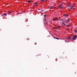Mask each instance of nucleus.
Returning a JSON list of instances; mask_svg holds the SVG:
<instances>
[{
	"label": "nucleus",
	"mask_w": 77,
	"mask_h": 77,
	"mask_svg": "<svg viewBox=\"0 0 77 77\" xmlns=\"http://www.w3.org/2000/svg\"><path fill=\"white\" fill-rule=\"evenodd\" d=\"M67 39H70V37H68V38H67Z\"/></svg>",
	"instance_id": "nucleus-11"
},
{
	"label": "nucleus",
	"mask_w": 77,
	"mask_h": 77,
	"mask_svg": "<svg viewBox=\"0 0 77 77\" xmlns=\"http://www.w3.org/2000/svg\"><path fill=\"white\" fill-rule=\"evenodd\" d=\"M45 21H46V19H45Z\"/></svg>",
	"instance_id": "nucleus-22"
},
{
	"label": "nucleus",
	"mask_w": 77,
	"mask_h": 77,
	"mask_svg": "<svg viewBox=\"0 0 77 77\" xmlns=\"http://www.w3.org/2000/svg\"><path fill=\"white\" fill-rule=\"evenodd\" d=\"M46 16V15H44V17H45Z\"/></svg>",
	"instance_id": "nucleus-21"
},
{
	"label": "nucleus",
	"mask_w": 77,
	"mask_h": 77,
	"mask_svg": "<svg viewBox=\"0 0 77 77\" xmlns=\"http://www.w3.org/2000/svg\"><path fill=\"white\" fill-rule=\"evenodd\" d=\"M74 32H75V33H77V30H74Z\"/></svg>",
	"instance_id": "nucleus-14"
},
{
	"label": "nucleus",
	"mask_w": 77,
	"mask_h": 77,
	"mask_svg": "<svg viewBox=\"0 0 77 77\" xmlns=\"http://www.w3.org/2000/svg\"><path fill=\"white\" fill-rule=\"evenodd\" d=\"M7 14L6 13H5L3 14V15H4V16H5V15H6Z\"/></svg>",
	"instance_id": "nucleus-13"
},
{
	"label": "nucleus",
	"mask_w": 77,
	"mask_h": 77,
	"mask_svg": "<svg viewBox=\"0 0 77 77\" xmlns=\"http://www.w3.org/2000/svg\"><path fill=\"white\" fill-rule=\"evenodd\" d=\"M64 16H65V17H68V14H65L63 15Z\"/></svg>",
	"instance_id": "nucleus-6"
},
{
	"label": "nucleus",
	"mask_w": 77,
	"mask_h": 77,
	"mask_svg": "<svg viewBox=\"0 0 77 77\" xmlns=\"http://www.w3.org/2000/svg\"><path fill=\"white\" fill-rule=\"evenodd\" d=\"M28 40H29V38H28Z\"/></svg>",
	"instance_id": "nucleus-25"
},
{
	"label": "nucleus",
	"mask_w": 77,
	"mask_h": 77,
	"mask_svg": "<svg viewBox=\"0 0 77 77\" xmlns=\"http://www.w3.org/2000/svg\"><path fill=\"white\" fill-rule=\"evenodd\" d=\"M49 8H50L51 9H53V8H54V7H53V6H51V7H50Z\"/></svg>",
	"instance_id": "nucleus-9"
},
{
	"label": "nucleus",
	"mask_w": 77,
	"mask_h": 77,
	"mask_svg": "<svg viewBox=\"0 0 77 77\" xmlns=\"http://www.w3.org/2000/svg\"><path fill=\"white\" fill-rule=\"evenodd\" d=\"M71 5V3H70L69 5H68L66 6L69 7V6H70Z\"/></svg>",
	"instance_id": "nucleus-7"
},
{
	"label": "nucleus",
	"mask_w": 77,
	"mask_h": 77,
	"mask_svg": "<svg viewBox=\"0 0 77 77\" xmlns=\"http://www.w3.org/2000/svg\"><path fill=\"white\" fill-rule=\"evenodd\" d=\"M67 27H70L69 25H67Z\"/></svg>",
	"instance_id": "nucleus-16"
},
{
	"label": "nucleus",
	"mask_w": 77,
	"mask_h": 77,
	"mask_svg": "<svg viewBox=\"0 0 77 77\" xmlns=\"http://www.w3.org/2000/svg\"><path fill=\"white\" fill-rule=\"evenodd\" d=\"M41 1L42 2H43V1H44V0H41Z\"/></svg>",
	"instance_id": "nucleus-20"
},
{
	"label": "nucleus",
	"mask_w": 77,
	"mask_h": 77,
	"mask_svg": "<svg viewBox=\"0 0 77 77\" xmlns=\"http://www.w3.org/2000/svg\"><path fill=\"white\" fill-rule=\"evenodd\" d=\"M8 13H9L10 14H11V11H8Z\"/></svg>",
	"instance_id": "nucleus-19"
},
{
	"label": "nucleus",
	"mask_w": 77,
	"mask_h": 77,
	"mask_svg": "<svg viewBox=\"0 0 77 77\" xmlns=\"http://www.w3.org/2000/svg\"><path fill=\"white\" fill-rule=\"evenodd\" d=\"M77 38V36L76 35H74V36H73V40H75Z\"/></svg>",
	"instance_id": "nucleus-1"
},
{
	"label": "nucleus",
	"mask_w": 77,
	"mask_h": 77,
	"mask_svg": "<svg viewBox=\"0 0 77 77\" xmlns=\"http://www.w3.org/2000/svg\"><path fill=\"white\" fill-rule=\"evenodd\" d=\"M54 29H57V28H56L54 27Z\"/></svg>",
	"instance_id": "nucleus-18"
},
{
	"label": "nucleus",
	"mask_w": 77,
	"mask_h": 77,
	"mask_svg": "<svg viewBox=\"0 0 77 77\" xmlns=\"http://www.w3.org/2000/svg\"><path fill=\"white\" fill-rule=\"evenodd\" d=\"M69 9H72L73 8V7L71 5L70 7H69Z\"/></svg>",
	"instance_id": "nucleus-4"
},
{
	"label": "nucleus",
	"mask_w": 77,
	"mask_h": 77,
	"mask_svg": "<svg viewBox=\"0 0 77 77\" xmlns=\"http://www.w3.org/2000/svg\"><path fill=\"white\" fill-rule=\"evenodd\" d=\"M54 38H55V39H59L58 38H55V37H54Z\"/></svg>",
	"instance_id": "nucleus-15"
},
{
	"label": "nucleus",
	"mask_w": 77,
	"mask_h": 77,
	"mask_svg": "<svg viewBox=\"0 0 77 77\" xmlns=\"http://www.w3.org/2000/svg\"><path fill=\"white\" fill-rule=\"evenodd\" d=\"M58 20V18H54L53 19V21H55V20Z\"/></svg>",
	"instance_id": "nucleus-3"
},
{
	"label": "nucleus",
	"mask_w": 77,
	"mask_h": 77,
	"mask_svg": "<svg viewBox=\"0 0 77 77\" xmlns=\"http://www.w3.org/2000/svg\"><path fill=\"white\" fill-rule=\"evenodd\" d=\"M27 2H28V3H30L31 2V1H27Z\"/></svg>",
	"instance_id": "nucleus-12"
},
{
	"label": "nucleus",
	"mask_w": 77,
	"mask_h": 77,
	"mask_svg": "<svg viewBox=\"0 0 77 77\" xmlns=\"http://www.w3.org/2000/svg\"><path fill=\"white\" fill-rule=\"evenodd\" d=\"M58 27H59V28H60V26H58Z\"/></svg>",
	"instance_id": "nucleus-17"
},
{
	"label": "nucleus",
	"mask_w": 77,
	"mask_h": 77,
	"mask_svg": "<svg viewBox=\"0 0 77 77\" xmlns=\"http://www.w3.org/2000/svg\"><path fill=\"white\" fill-rule=\"evenodd\" d=\"M62 23L63 24V25L64 26H66V25L65 24V23H64V22H62Z\"/></svg>",
	"instance_id": "nucleus-10"
},
{
	"label": "nucleus",
	"mask_w": 77,
	"mask_h": 77,
	"mask_svg": "<svg viewBox=\"0 0 77 77\" xmlns=\"http://www.w3.org/2000/svg\"><path fill=\"white\" fill-rule=\"evenodd\" d=\"M19 14V13H18L17 14Z\"/></svg>",
	"instance_id": "nucleus-23"
},
{
	"label": "nucleus",
	"mask_w": 77,
	"mask_h": 77,
	"mask_svg": "<svg viewBox=\"0 0 77 77\" xmlns=\"http://www.w3.org/2000/svg\"><path fill=\"white\" fill-rule=\"evenodd\" d=\"M63 7V6H62L61 5H60L59 6V8H60V9H62V8Z\"/></svg>",
	"instance_id": "nucleus-2"
},
{
	"label": "nucleus",
	"mask_w": 77,
	"mask_h": 77,
	"mask_svg": "<svg viewBox=\"0 0 77 77\" xmlns=\"http://www.w3.org/2000/svg\"><path fill=\"white\" fill-rule=\"evenodd\" d=\"M38 4V2H34V3L33 4V5H37Z\"/></svg>",
	"instance_id": "nucleus-8"
},
{
	"label": "nucleus",
	"mask_w": 77,
	"mask_h": 77,
	"mask_svg": "<svg viewBox=\"0 0 77 77\" xmlns=\"http://www.w3.org/2000/svg\"><path fill=\"white\" fill-rule=\"evenodd\" d=\"M42 11H43V10H42Z\"/></svg>",
	"instance_id": "nucleus-24"
},
{
	"label": "nucleus",
	"mask_w": 77,
	"mask_h": 77,
	"mask_svg": "<svg viewBox=\"0 0 77 77\" xmlns=\"http://www.w3.org/2000/svg\"><path fill=\"white\" fill-rule=\"evenodd\" d=\"M69 21V19H68L67 20V21H65V23H68V22Z\"/></svg>",
	"instance_id": "nucleus-5"
}]
</instances>
